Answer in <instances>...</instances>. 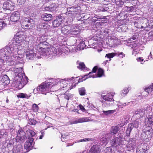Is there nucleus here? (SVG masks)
I'll return each instance as SVG.
<instances>
[{"label": "nucleus", "instance_id": "obj_1", "mask_svg": "<svg viewBox=\"0 0 153 153\" xmlns=\"http://www.w3.org/2000/svg\"><path fill=\"white\" fill-rule=\"evenodd\" d=\"M26 48L25 50L27 58L31 59L34 55L38 53L46 57H53L55 55L58 56H63L69 53H75L79 51L83 50L84 48Z\"/></svg>", "mask_w": 153, "mask_h": 153}, {"label": "nucleus", "instance_id": "obj_2", "mask_svg": "<svg viewBox=\"0 0 153 153\" xmlns=\"http://www.w3.org/2000/svg\"><path fill=\"white\" fill-rule=\"evenodd\" d=\"M130 140L129 141L125 139L123 136L120 135L114 139L112 140L110 143L113 146L117 147V151L120 153H125L124 148L126 147L128 151L133 149L135 144L134 140Z\"/></svg>", "mask_w": 153, "mask_h": 153}, {"label": "nucleus", "instance_id": "obj_3", "mask_svg": "<svg viewBox=\"0 0 153 153\" xmlns=\"http://www.w3.org/2000/svg\"><path fill=\"white\" fill-rule=\"evenodd\" d=\"M57 80H51V81H47L42 83L37 88L38 91L41 92L42 94L46 95V93L49 92L51 89L57 82Z\"/></svg>", "mask_w": 153, "mask_h": 153}, {"label": "nucleus", "instance_id": "obj_4", "mask_svg": "<svg viewBox=\"0 0 153 153\" xmlns=\"http://www.w3.org/2000/svg\"><path fill=\"white\" fill-rule=\"evenodd\" d=\"M15 39L14 40H13L12 42L9 43L4 48H20L22 47L21 43L24 41L25 37L24 35L17 33Z\"/></svg>", "mask_w": 153, "mask_h": 153}, {"label": "nucleus", "instance_id": "obj_5", "mask_svg": "<svg viewBox=\"0 0 153 153\" xmlns=\"http://www.w3.org/2000/svg\"><path fill=\"white\" fill-rule=\"evenodd\" d=\"M34 131L29 129L26 131V134L29 136L27 137V139L25 144L24 147L25 148L27 151H29L31 150L34 145V139L32 137L34 136L36 134Z\"/></svg>", "mask_w": 153, "mask_h": 153}, {"label": "nucleus", "instance_id": "obj_6", "mask_svg": "<svg viewBox=\"0 0 153 153\" xmlns=\"http://www.w3.org/2000/svg\"><path fill=\"white\" fill-rule=\"evenodd\" d=\"M152 135V129L150 126L146 125L140 135L141 139L145 142H148L151 139Z\"/></svg>", "mask_w": 153, "mask_h": 153}, {"label": "nucleus", "instance_id": "obj_7", "mask_svg": "<svg viewBox=\"0 0 153 153\" xmlns=\"http://www.w3.org/2000/svg\"><path fill=\"white\" fill-rule=\"evenodd\" d=\"M151 106L148 105L146 107V118L145 120V124L147 126H150L153 125V110Z\"/></svg>", "mask_w": 153, "mask_h": 153}, {"label": "nucleus", "instance_id": "obj_8", "mask_svg": "<svg viewBox=\"0 0 153 153\" xmlns=\"http://www.w3.org/2000/svg\"><path fill=\"white\" fill-rule=\"evenodd\" d=\"M106 44L110 47L114 48L117 46L120 43L117 38L114 36H109L105 40Z\"/></svg>", "mask_w": 153, "mask_h": 153}, {"label": "nucleus", "instance_id": "obj_9", "mask_svg": "<svg viewBox=\"0 0 153 153\" xmlns=\"http://www.w3.org/2000/svg\"><path fill=\"white\" fill-rule=\"evenodd\" d=\"M67 11L65 13L66 15L71 16V18L74 17L75 15L81 10L80 7L77 5L69 7L67 8Z\"/></svg>", "mask_w": 153, "mask_h": 153}, {"label": "nucleus", "instance_id": "obj_10", "mask_svg": "<svg viewBox=\"0 0 153 153\" xmlns=\"http://www.w3.org/2000/svg\"><path fill=\"white\" fill-rule=\"evenodd\" d=\"M15 80L14 84L17 87L21 85H25L28 82V78L27 76H24V78H20L19 76H15L14 78Z\"/></svg>", "mask_w": 153, "mask_h": 153}, {"label": "nucleus", "instance_id": "obj_11", "mask_svg": "<svg viewBox=\"0 0 153 153\" xmlns=\"http://www.w3.org/2000/svg\"><path fill=\"white\" fill-rule=\"evenodd\" d=\"M25 132L22 130H19L18 131L17 136L16 138V143H18V142L23 143L25 141V138H27L26 136H25Z\"/></svg>", "mask_w": 153, "mask_h": 153}, {"label": "nucleus", "instance_id": "obj_12", "mask_svg": "<svg viewBox=\"0 0 153 153\" xmlns=\"http://www.w3.org/2000/svg\"><path fill=\"white\" fill-rule=\"evenodd\" d=\"M2 7L4 11L11 12L14 10V4L13 3L10 1L8 0L3 3Z\"/></svg>", "mask_w": 153, "mask_h": 153}, {"label": "nucleus", "instance_id": "obj_13", "mask_svg": "<svg viewBox=\"0 0 153 153\" xmlns=\"http://www.w3.org/2000/svg\"><path fill=\"white\" fill-rule=\"evenodd\" d=\"M146 107L145 108H141L140 109L136 110L134 114V116L137 119H140L143 117L146 113Z\"/></svg>", "mask_w": 153, "mask_h": 153}, {"label": "nucleus", "instance_id": "obj_14", "mask_svg": "<svg viewBox=\"0 0 153 153\" xmlns=\"http://www.w3.org/2000/svg\"><path fill=\"white\" fill-rule=\"evenodd\" d=\"M34 22L33 19L30 18H25L22 20V25L25 28H30L32 26V24H34Z\"/></svg>", "mask_w": 153, "mask_h": 153}, {"label": "nucleus", "instance_id": "obj_15", "mask_svg": "<svg viewBox=\"0 0 153 153\" xmlns=\"http://www.w3.org/2000/svg\"><path fill=\"white\" fill-rule=\"evenodd\" d=\"M14 74L15 76H19L20 78H23L26 76L22 67L16 68L14 70Z\"/></svg>", "mask_w": 153, "mask_h": 153}, {"label": "nucleus", "instance_id": "obj_16", "mask_svg": "<svg viewBox=\"0 0 153 153\" xmlns=\"http://www.w3.org/2000/svg\"><path fill=\"white\" fill-rule=\"evenodd\" d=\"M52 25L54 27L59 26L62 27L63 25H62V16H59L57 17L56 19L53 22Z\"/></svg>", "mask_w": 153, "mask_h": 153}, {"label": "nucleus", "instance_id": "obj_17", "mask_svg": "<svg viewBox=\"0 0 153 153\" xmlns=\"http://www.w3.org/2000/svg\"><path fill=\"white\" fill-rule=\"evenodd\" d=\"M89 121H90V120L88 117L79 118L70 121V123L71 125H72Z\"/></svg>", "mask_w": 153, "mask_h": 153}, {"label": "nucleus", "instance_id": "obj_18", "mask_svg": "<svg viewBox=\"0 0 153 153\" xmlns=\"http://www.w3.org/2000/svg\"><path fill=\"white\" fill-rule=\"evenodd\" d=\"M114 94V93L110 92L107 94L101 95V97L105 101H114L113 97Z\"/></svg>", "mask_w": 153, "mask_h": 153}, {"label": "nucleus", "instance_id": "obj_19", "mask_svg": "<svg viewBox=\"0 0 153 153\" xmlns=\"http://www.w3.org/2000/svg\"><path fill=\"white\" fill-rule=\"evenodd\" d=\"M20 16L19 13L17 11L13 12L11 14L10 19L11 21L16 22L19 20Z\"/></svg>", "mask_w": 153, "mask_h": 153}, {"label": "nucleus", "instance_id": "obj_20", "mask_svg": "<svg viewBox=\"0 0 153 153\" xmlns=\"http://www.w3.org/2000/svg\"><path fill=\"white\" fill-rule=\"evenodd\" d=\"M58 7V4L54 3L50 4L47 7H45V9L47 11L54 12L56 10Z\"/></svg>", "mask_w": 153, "mask_h": 153}, {"label": "nucleus", "instance_id": "obj_21", "mask_svg": "<svg viewBox=\"0 0 153 153\" xmlns=\"http://www.w3.org/2000/svg\"><path fill=\"white\" fill-rule=\"evenodd\" d=\"M148 150L146 144H141L139 148L137 149L136 153H146Z\"/></svg>", "mask_w": 153, "mask_h": 153}, {"label": "nucleus", "instance_id": "obj_22", "mask_svg": "<svg viewBox=\"0 0 153 153\" xmlns=\"http://www.w3.org/2000/svg\"><path fill=\"white\" fill-rule=\"evenodd\" d=\"M70 34L76 35L80 32V30L77 25H72L70 27Z\"/></svg>", "mask_w": 153, "mask_h": 153}, {"label": "nucleus", "instance_id": "obj_23", "mask_svg": "<svg viewBox=\"0 0 153 153\" xmlns=\"http://www.w3.org/2000/svg\"><path fill=\"white\" fill-rule=\"evenodd\" d=\"M46 37L44 35H39L37 37V40L38 41H39L40 43L39 44V45H40L39 48H43L42 47H40L41 45H45V43L46 42Z\"/></svg>", "mask_w": 153, "mask_h": 153}, {"label": "nucleus", "instance_id": "obj_24", "mask_svg": "<svg viewBox=\"0 0 153 153\" xmlns=\"http://www.w3.org/2000/svg\"><path fill=\"white\" fill-rule=\"evenodd\" d=\"M16 140L14 139H12L10 140L9 143L7 145V148L9 151H12L14 149V146L15 145Z\"/></svg>", "mask_w": 153, "mask_h": 153}, {"label": "nucleus", "instance_id": "obj_25", "mask_svg": "<svg viewBox=\"0 0 153 153\" xmlns=\"http://www.w3.org/2000/svg\"><path fill=\"white\" fill-rule=\"evenodd\" d=\"M74 77H72L71 78H65L63 79H52V80H57L56 83L55 84V85H56L57 84H58L59 83H62V84H64L65 83H67L68 82L71 81L74 79Z\"/></svg>", "mask_w": 153, "mask_h": 153}, {"label": "nucleus", "instance_id": "obj_26", "mask_svg": "<svg viewBox=\"0 0 153 153\" xmlns=\"http://www.w3.org/2000/svg\"><path fill=\"white\" fill-rule=\"evenodd\" d=\"M23 149L22 146L19 143H16L14 146L13 153H18L21 152Z\"/></svg>", "mask_w": 153, "mask_h": 153}, {"label": "nucleus", "instance_id": "obj_27", "mask_svg": "<svg viewBox=\"0 0 153 153\" xmlns=\"http://www.w3.org/2000/svg\"><path fill=\"white\" fill-rule=\"evenodd\" d=\"M109 9L108 4H100L98 8V10L99 12L107 11Z\"/></svg>", "mask_w": 153, "mask_h": 153}, {"label": "nucleus", "instance_id": "obj_28", "mask_svg": "<svg viewBox=\"0 0 153 153\" xmlns=\"http://www.w3.org/2000/svg\"><path fill=\"white\" fill-rule=\"evenodd\" d=\"M41 18L42 19L46 22H48L52 19V16L51 14L45 13L42 15Z\"/></svg>", "mask_w": 153, "mask_h": 153}, {"label": "nucleus", "instance_id": "obj_29", "mask_svg": "<svg viewBox=\"0 0 153 153\" xmlns=\"http://www.w3.org/2000/svg\"><path fill=\"white\" fill-rule=\"evenodd\" d=\"M62 28L61 31L62 33L64 34L68 35L70 34V27L68 25H65L63 27L62 25Z\"/></svg>", "mask_w": 153, "mask_h": 153}, {"label": "nucleus", "instance_id": "obj_30", "mask_svg": "<svg viewBox=\"0 0 153 153\" xmlns=\"http://www.w3.org/2000/svg\"><path fill=\"white\" fill-rule=\"evenodd\" d=\"M123 10L127 12H130L136 10V6L135 5L133 6H124L123 8Z\"/></svg>", "mask_w": 153, "mask_h": 153}, {"label": "nucleus", "instance_id": "obj_31", "mask_svg": "<svg viewBox=\"0 0 153 153\" xmlns=\"http://www.w3.org/2000/svg\"><path fill=\"white\" fill-rule=\"evenodd\" d=\"M141 122V120L138 119L136 120L133 123H130L129 124L132 125L131 127L132 128H137L138 127H140Z\"/></svg>", "mask_w": 153, "mask_h": 153}, {"label": "nucleus", "instance_id": "obj_32", "mask_svg": "<svg viewBox=\"0 0 153 153\" xmlns=\"http://www.w3.org/2000/svg\"><path fill=\"white\" fill-rule=\"evenodd\" d=\"M145 91L150 96L153 95V84L145 88Z\"/></svg>", "mask_w": 153, "mask_h": 153}, {"label": "nucleus", "instance_id": "obj_33", "mask_svg": "<svg viewBox=\"0 0 153 153\" xmlns=\"http://www.w3.org/2000/svg\"><path fill=\"white\" fill-rule=\"evenodd\" d=\"M77 68L79 69L83 70L84 71H86L87 70V71L88 70V68L86 67L84 62H80L79 61H77Z\"/></svg>", "mask_w": 153, "mask_h": 153}, {"label": "nucleus", "instance_id": "obj_34", "mask_svg": "<svg viewBox=\"0 0 153 153\" xmlns=\"http://www.w3.org/2000/svg\"><path fill=\"white\" fill-rule=\"evenodd\" d=\"M93 72H90L88 74H86L84 75L81 79H79V82H82L83 81L87 79L90 77L95 78L96 77L93 74Z\"/></svg>", "mask_w": 153, "mask_h": 153}, {"label": "nucleus", "instance_id": "obj_35", "mask_svg": "<svg viewBox=\"0 0 153 153\" xmlns=\"http://www.w3.org/2000/svg\"><path fill=\"white\" fill-rule=\"evenodd\" d=\"M103 36L100 33L96 34L95 36L93 37V39L96 41H102L103 39Z\"/></svg>", "mask_w": 153, "mask_h": 153}, {"label": "nucleus", "instance_id": "obj_36", "mask_svg": "<svg viewBox=\"0 0 153 153\" xmlns=\"http://www.w3.org/2000/svg\"><path fill=\"white\" fill-rule=\"evenodd\" d=\"M17 96L18 98L28 99L30 97V95H29L25 93H20L18 94Z\"/></svg>", "mask_w": 153, "mask_h": 153}, {"label": "nucleus", "instance_id": "obj_37", "mask_svg": "<svg viewBox=\"0 0 153 153\" xmlns=\"http://www.w3.org/2000/svg\"><path fill=\"white\" fill-rule=\"evenodd\" d=\"M119 129V127L118 126H112L111 131V134L113 135L116 134Z\"/></svg>", "mask_w": 153, "mask_h": 153}, {"label": "nucleus", "instance_id": "obj_38", "mask_svg": "<svg viewBox=\"0 0 153 153\" xmlns=\"http://www.w3.org/2000/svg\"><path fill=\"white\" fill-rule=\"evenodd\" d=\"M130 89L129 88H125L123 90H122L120 93V96L122 97H123L126 96L128 93Z\"/></svg>", "mask_w": 153, "mask_h": 153}, {"label": "nucleus", "instance_id": "obj_39", "mask_svg": "<svg viewBox=\"0 0 153 153\" xmlns=\"http://www.w3.org/2000/svg\"><path fill=\"white\" fill-rule=\"evenodd\" d=\"M70 17L71 19L70 20H67L66 19H64V20H62V25H64V24L65 25H70L71 24L72 22L73 21V18H71V16H69Z\"/></svg>", "mask_w": 153, "mask_h": 153}, {"label": "nucleus", "instance_id": "obj_40", "mask_svg": "<svg viewBox=\"0 0 153 153\" xmlns=\"http://www.w3.org/2000/svg\"><path fill=\"white\" fill-rule=\"evenodd\" d=\"M70 17L71 19L70 20H67L66 19H64V20H62V25H64V24L65 25H70L71 24L72 22L73 21V18H71V16H69Z\"/></svg>", "mask_w": 153, "mask_h": 153}, {"label": "nucleus", "instance_id": "obj_41", "mask_svg": "<svg viewBox=\"0 0 153 153\" xmlns=\"http://www.w3.org/2000/svg\"><path fill=\"white\" fill-rule=\"evenodd\" d=\"M95 16H96L97 19H98V21H101V22H102V23H105L106 22H103V21H104L107 22V19L106 18L105 16H98L97 15H95Z\"/></svg>", "mask_w": 153, "mask_h": 153}, {"label": "nucleus", "instance_id": "obj_42", "mask_svg": "<svg viewBox=\"0 0 153 153\" xmlns=\"http://www.w3.org/2000/svg\"><path fill=\"white\" fill-rule=\"evenodd\" d=\"M2 82L6 85H8L10 83V80L8 77L6 75H4L2 78Z\"/></svg>", "mask_w": 153, "mask_h": 153}, {"label": "nucleus", "instance_id": "obj_43", "mask_svg": "<svg viewBox=\"0 0 153 153\" xmlns=\"http://www.w3.org/2000/svg\"><path fill=\"white\" fill-rule=\"evenodd\" d=\"M104 75V71L101 68H99L98 69L97 72V75L96 77H100Z\"/></svg>", "mask_w": 153, "mask_h": 153}, {"label": "nucleus", "instance_id": "obj_44", "mask_svg": "<svg viewBox=\"0 0 153 153\" xmlns=\"http://www.w3.org/2000/svg\"><path fill=\"white\" fill-rule=\"evenodd\" d=\"M110 139V134L106 135L105 137L102 138L100 140L103 143H107Z\"/></svg>", "mask_w": 153, "mask_h": 153}, {"label": "nucleus", "instance_id": "obj_45", "mask_svg": "<svg viewBox=\"0 0 153 153\" xmlns=\"http://www.w3.org/2000/svg\"><path fill=\"white\" fill-rule=\"evenodd\" d=\"M131 126L132 125L129 124L128 128L126 130V135L127 136H130L131 131L133 129L131 127Z\"/></svg>", "mask_w": 153, "mask_h": 153}, {"label": "nucleus", "instance_id": "obj_46", "mask_svg": "<svg viewBox=\"0 0 153 153\" xmlns=\"http://www.w3.org/2000/svg\"><path fill=\"white\" fill-rule=\"evenodd\" d=\"M94 139L92 138H85L83 139H81L80 140H77L76 141L78 143L82 142H87L93 141Z\"/></svg>", "mask_w": 153, "mask_h": 153}, {"label": "nucleus", "instance_id": "obj_47", "mask_svg": "<svg viewBox=\"0 0 153 153\" xmlns=\"http://www.w3.org/2000/svg\"><path fill=\"white\" fill-rule=\"evenodd\" d=\"M138 38V36L137 35H133L132 37L128 39L126 41L128 43H130L132 42L134 40H136Z\"/></svg>", "mask_w": 153, "mask_h": 153}, {"label": "nucleus", "instance_id": "obj_48", "mask_svg": "<svg viewBox=\"0 0 153 153\" xmlns=\"http://www.w3.org/2000/svg\"><path fill=\"white\" fill-rule=\"evenodd\" d=\"M74 95L71 93L65 94L64 95V98L68 100L70 99H71L73 97Z\"/></svg>", "mask_w": 153, "mask_h": 153}, {"label": "nucleus", "instance_id": "obj_49", "mask_svg": "<svg viewBox=\"0 0 153 153\" xmlns=\"http://www.w3.org/2000/svg\"><path fill=\"white\" fill-rule=\"evenodd\" d=\"M115 110L108 111L103 110L102 111V112L105 115H108L114 113L115 112Z\"/></svg>", "mask_w": 153, "mask_h": 153}, {"label": "nucleus", "instance_id": "obj_50", "mask_svg": "<svg viewBox=\"0 0 153 153\" xmlns=\"http://www.w3.org/2000/svg\"><path fill=\"white\" fill-rule=\"evenodd\" d=\"M128 116H124L123 118H122L121 119V122L123 125L126 124H127L128 122Z\"/></svg>", "mask_w": 153, "mask_h": 153}, {"label": "nucleus", "instance_id": "obj_51", "mask_svg": "<svg viewBox=\"0 0 153 153\" xmlns=\"http://www.w3.org/2000/svg\"><path fill=\"white\" fill-rule=\"evenodd\" d=\"M117 53H108L106 54L105 57L111 59L113 58L114 56H117Z\"/></svg>", "mask_w": 153, "mask_h": 153}, {"label": "nucleus", "instance_id": "obj_52", "mask_svg": "<svg viewBox=\"0 0 153 153\" xmlns=\"http://www.w3.org/2000/svg\"><path fill=\"white\" fill-rule=\"evenodd\" d=\"M79 92L80 95H84L85 94V88H81L79 89Z\"/></svg>", "mask_w": 153, "mask_h": 153}, {"label": "nucleus", "instance_id": "obj_53", "mask_svg": "<svg viewBox=\"0 0 153 153\" xmlns=\"http://www.w3.org/2000/svg\"><path fill=\"white\" fill-rule=\"evenodd\" d=\"M148 22H149L147 24V25L146 24V27L150 28L153 29V20H150V21L148 20Z\"/></svg>", "mask_w": 153, "mask_h": 153}, {"label": "nucleus", "instance_id": "obj_54", "mask_svg": "<svg viewBox=\"0 0 153 153\" xmlns=\"http://www.w3.org/2000/svg\"><path fill=\"white\" fill-rule=\"evenodd\" d=\"M45 27L44 24L40 23L37 26V30L39 31L42 29H44Z\"/></svg>", "mask_w": 153, "mask_h": 153}, {"label": "nucleus", "instance_id": "obj_55", "mask_svg": "<svg viewBox=\"0 0 153 153\" xmlns=\"http://www.w3.org/2000/svg\"><path fill=\"white\" fill-rule=\"evenodd\" d=\"M37 123V121L34 119H29L28 120V123L32 125H35Z\"/></svg>", "mask_w": 153, "mask_h": 153}, {"label": "nucleus", "instance_id": "obj_56", "mask_svg": "<svg viewBox=\"0 0 153 153\" xmlns=\"http://www.w3.org/2000/svg\"><path fill=\"white\" fill-rule=\"evenodd\" d=\"M7 25V24L1 19H0V30H1L4 27Z\"/></svg>", "mask_w": 153, "mask_h": 153}, {"label": "nucleus", "instance_id": "obj_57", "mask_svg": "<svg viewBox=\"0 0 153 153\" xmlns=\"http://www.w3.org/2000/svg\"><path fill=\"white\" fill-rule=\"evenodd\" d=\"M148 39L149 40H153V30L150 32L148 34Z\"/></svg>", "mask_w": 153, "mask_h": 153}, {"label": "nucleus", "instance_id": "obj_58", "mask_svg": "<svg viewBox=\"0 0 153 153\" xmlns=\"http://www.w3.org/2000/svg\"><path fill=\"white\" fill-rule=\"evenodd\" d=\"M33 110L34 111H37L38 110V106L36 104H34L32 106Z\"/></svg>", "mask_w": 153, "mask_h": 153}, {"label": "nucleus", "instance_id": "obj_59", "mask_svg": "<svg viewBox=\"0 0 153 153\" xmlns=\"http://www.w3.org/2000/svg\"><path fill=\"white\" fill-rule=\"evenodd\" d=\"M68 137V135H65L64 134H62L61 135V140L62 142L65 141L64 140L65 139L67 138Z\"/></svg>", "mask_w": 153, "mask_h": 153}, {"label": "nucleus", "instance_id": "obj_60", "mask_svg": "<svg viewBox=\"0 0 153 153\" xmlns=\"http://www.w3.org/2000/svg\"><path fill=\"white\" fill-rule=\"evenodd\" d=\"M86 46V45H85V42L83 41L80 43L79 47L77 48H85Z\"/></svg>", "mask_w": 153, "mask_h": 153}, {"label": "nucleus", "instance_id": "obj_61", "mask_svg": "<svg viewBox=\"0 0 153 153\" xmlns=\"http://www.w3.org/2000/svg\"><path fill=\"white\" fill-rule=\"evenodd\" d=\"M14 48H5V49L4 50L5 51H6V50H7V51H8V52L11 54V53H13V54H15L16 55V53H13V52H12V51H13V49Z\"/></svg>", "mask_w": 153, "mask_h": 153}, {"label": "nucleus", "instance_id": "obj_62", "mask_svg": "<svg viewBox=\"0 0 153 153\" xmlns=\"http://www.w3.org/2000/svg\"><path fill=\"white\" fill-rule=\"evenodd\" d=\"M139 48H134L132 51V54H137L139 53Z\"/></svg>", "mask_w": 153, "mask_h": 153}, {"label": "nucleus", "instance_id": "obj_63", "mask_svg": "<svg viewBox=\"0 0 153 153\" xmlns=\"http://www.w3.org/2000/svg\"><path fill=\"white\" fill-rule=\"evenodd\" d=\"M23 11L26 14H27L30 13V10L28 8L25 7L24 8Z\"/></svg>", "mask_w": 153, "mask_h": 153}, {"label": "nucleus", "instance_id": "obj_64", "mask_svg": "<svg viewBox=\"0 0 153 153\" xmlns=\"http://www.w3.org/2000/svg\"><path fill=\"white\" fill-rule=\"evenodd\" d=\"M134 25L135 27H136L137 28H140V23H139L138 22H134Z\"/></svg>", "mask_w": 153, "mask_h": 153}]
</instances>
